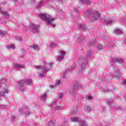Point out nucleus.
Segmentation results:
<instances>
[{
	"label": "nucleus",
	"mask_w": 126,
	"mask_h": 126,
	"mask_svg": "<svg viewBox=\"0 0 126 126\" xmlns=\"http://www.w3.org/2000/svg\"><path fill=\"white\" fill-rule=\"evenodd\" d=\"M86 55L87 57L80 56L78 58V64L81 66L79 72H82V71L85 69V67H86V65H87V63H88V58H90V57L92 56V51L91 49L87 51Z\"/></svg>",
	"instance_id": "nucleus-1"
},
{
	"label": "nucleus",
	"mask_w": 126,
	"mask_h": 126,
	"mask_svg": "<svg viewBox=\"0 0 126 126\" xmlns=\"http://www.w3.org/2000/svg\"><path fill=\"white\" fill-rule=\"evenodd\" d=\"M39 17L41 20L44 21V22H46L47 24L49 25H51V26H53V28H55L56 25L53 23V21L55 20V18H53L51 15H49L47 13H41L39 15Z\"/></svg>",
	"instance_id": "nucleus-2"
},
{
	"label": "nucleus",
	"mask_w": 126,
	"mask_h": 126,
	"mask_svg": "<svg viewBox=\"0 0 126 126\" xmlns=\"http://www.w3.org/2000/svg\"><path fill=\"white\" fill-rule=\"evenodd\" d=\"M85 14L87 17L92 18L93 20H97V19L100 18V13H99L98 11H94L89 9L85 12Z\"/></svg>",
	"instance_id": "nucleus-3"
},
{
	"label": "nucleus",
	"mask_w": 126,
	"mask_h": 126,
	"mask_svg": "<svg viewBox=\"0 0 126 126\" xmlns=\"http://www.w3.org/2000/svg\"><path fill=\"white\" fill-rule=\"evenodd\" d=\"M32 82L33 81L31 79H27L25 81L24 80L19 81L17 83V87L18 89H22L25 84L30 85V84H32Z\"/></svg>",
	"instance_id": "nucleus-4"
},
{
	"label": "nucleus",
	"mask_w": 126,
	"mask_h": 126,
	"mask_svg": "<svg viewBox=\"0 0 126 126\" xmlns=\"http://www.w3.org/2000/svg\"><path fill=\"white\" fill-rule=\"evenodd\" d=\"M107 77H110V79L115 78V79H119L121 78V72L120 70L117 68L114 69V73L113 74V76H112L111 74H106Z\"/></svg>",
	"instance_id": "nucleus-5"
},
{
	"label": "nucleus",
	"mask_w": 126,
	"mask_h": 126,
	"mask_svg": "<svg viewBox=\"0 0 126 126\" xmlns=\"http://www.w3.org/2000/svg\"><path fill=\"white\" fill-rule=\"evenodd\" d=\"M70 120L71 122H73L74 123H78V122H80V126H87V124H86L85 121L81 120V119L78 117L70 118Z\"/></svg>",
	"instance_id": "nucleus-6"
},
{
	"label": "nucleus",
	"mask_w": 126,
	"mask_h": 126,
	"mask_svg": "<svg viewBox=\"0 0 126 126\" xmlns=\"http://www.w3.org/2000/svg\"><path fill=\"white\" fill-rule=\"evenodd\" d=\"M19 112H20V113H23L25 117H28V116H29V115L31 114L30 111H29V109H28V107H27V106H25L23 108H19Z\"/></svg>",
	"instance_id": "nucleus-7"
},
{
	"label": "nucleus",
	"mask_w": 126,
	"mask_h": 126,
	"mask_svg": "<svg viewBox=\"0 0 126 126\" xmlns=\"http://www.w3.org/2000/svg\"><path fill=\"white\" fill-rule=\"evenodd\" d=\"M30 27L32 30V32L34 34H37L39 32V26L32 24L30 25Z\"/></svg>",
	"instance_id": "nucleus-8"
},
{
	"label": "nucleus",
	"mask_w": 126,
	"mask_h": 126,
	"mask_svg": "<svg viewBox=\"0 0 126 126\" xmlns=\"http://www.w3.org/2000/svg\"><path fill=\"white\" fill-rule=\"evenodd\" d=\"M75 63H73L72 65L68 67V70H66L63 74V78H65V74L68 72V71H72V70H74L76 66Z\"/></svg>",
	"instance_id": "nucleus-9"
},
{
	"label": "nucleus",
	"mask_w": 126,
	"mask_h": 126,
	"mask_svg": "<svg viewBox=\"0 0 126 126\" xmlns=\"http://www.w3.org/2000/svg\"><path fill=\"white\" fill-rule=\"evenodd\" d=\"M116 62L118 63H120V64H122V63H124V60H123V59H122L121 58H118L117 57H114L112 59V65H114V64H115V63H116Z\"/></svg>",
	"instance_id": "nucleus-10"
},
{
	"label": "nucleus",
	"mask_w": 126,
	"mask_h": 126,
	"mask_svg": "<svg viewBox=\"0 0 126 126\" xmlns=\"http://www.w3.org/2000/svg\"><path fill=\"white\" fill-rule=\"evenodd\" d=\"M78 90V86L77 85L74 86L69 91L71 95H74L77 93Z\"/></svg>",
	"instance_id": "nucleus-11"
},
{
	"label": "nucleus",
	"mask_w": 126,
	"mask_h": 126,
	"mask_svg": "<svg viewBox=\"0 0 126 126\" xmlns=\"http://www.w3.org/2000/svg\"><path fill=\"white\" fill-rule=\"evenodd\" d=\"M64 56H65V52L61 51L60 53V55L56 58L57 61H63Z\"/></svg>",
	"instance_id": "nucleus-12"
},
{
	"label": "nucleus",
	"mask_w": 126,
	"mask_h": 126,
	"mask_svg": "<svg viewBox=\"0 0 126 126\" xmlns=\"http://www.w3.org/2000/svg\"><path fill=\"white\" fill-rule=\"evenodd\" d=\"M52 66H53V63H49V65L44 66V68H42V72H47L52 68Z\"/></svg>",
	"instance_id": "nucleus-13"
},
{
	"label": "nucleus",
	"mask_w": 126,
	"mask_h": 126,
	"mask_svg": "<svg viewBox=\"0 0 126 126\" xmlns=\"http://www.w3.org/2000/svg\"><path fill=\"white\" fill-rule=\"evenodd\" d=\"M57 100H55L52 103L49 105L50 108H51V109L52 108H55V110H61V108H60V107L56 106V104H57Z\"/></svg>",
	"instance_id": "nucleus-14"
},
{
	"label": "nucleus",
	"mask_w": 126,
	"mask_h": 126,
	"mask_svg": "<svg viewBox=\"0 0 126 126\" xmlns=\"http://www.w3.org/2000/svg\"><path fill=\"white\" fill-rule=\"evenodd\" d=\"M114 20L111 19L110 18H106L105 19L102 20V22H104L106 23V24H111V23H113L114 22Z\"/></svg>",
	"instance_id": "nucleus-15"
},
{
	"label": "nucleus",
	"mask_w": 126,
	"mask_h": 126,
	"mask_svg": "<svg viewBox=\"0 0 126 126\" xmlns=\"http://www.w3.org/2000/svg\"><path fill=\"white\" fill-rule=\"evenodd\" d=\"M115 88H112V89H110V90L105 88L104 89L103 88V92H104V93H109V92H113V91H115Z\"/></svg>",
	"instance_id": "nucleus-16"
},
{
	"label": "nucleus",
	"mask_w": 126,
	"mask_h": 126,
	"mask_svg": "<svg viewBox=\"0 0 126 126\" xmlns=\"http://www.w3.org/2000/svg\"><path fill=\"white\" fill-rule=\"evenodd\" d=\"M8 92H9V91L7 89L4 90L3 92H0V97H5V94H8Z\"/></svg>",
	"instance_id": "nucleus-17"
},
{
	"label": "nucleus",
	"mask_w": 126,
	"mask_h": 126,
	"mask_svg": "<svg viewBox=\"0 0 126 126\" xmlns=\"http://www.w3.org/2000/svg\"><path fill=\"white\" fill-rule=\"evenodd\" d=\"M113 33L116 35H118V34H123V31H122V30L119 28H116L114 29Z\"/></svg>",
	"instance_id": "nucleus-18"
},
{
	"label": "nucleus",
	"mask_w": 126,
	"mask_h": 126,
	"mask_svg": "<svg viewBox=\"0 0 126 126\" xmlns=\"http://www.w3.org/2000/svg\"><path fill=\"white\" fill-rule=\"evenodd\" d=\"M31 48L33 49L34 51H39L40 50V47L37 45H32L31 46Z\"/></svg>",
	"instance_id": "nucleus-19"
},
{
	"label": "nucleus",
	"mask_w": 126,
	"mask_h": 126,
	"mask_svg": "<svg viewBox=\"0 0 126 126\" xmlns=\"http://www.w3.org/2000/svg\"><path fill=\"white\" fill-rule=\"evenodd\" d=\"M0 13L2 14V15H4V16H8V13L2 10V8H0Z\"/></svg>",
	"instance_id": "nucleus-20"
},
{
	"label": "nucleus",
	"mask_w": 126,
	"mask_h": 126,
	"mask_svg": "<svg viewBox=\"0 0 126 126\" xmlns=\"http://www.w3.org/2000/svg\"><path fill=\"white\" fill-rule=\"evenodd\" d=\"M14 68H24V65L21 64H16Z\"/></svg>",
	"instance_id": "nucleus-21"
},
{
	"label": "nucleus",
	"mask_w": 126,
	"mask_h": 126,
	"mask_svg": "<svg viewBox=\"0 0 126 126\" xmlns=\"http://www.w3.org/2000/svg\"><path fill=\"white\" fill-rule=\"evenodd\" d=\"M80 3H86L87 4H90L91 2L88 0H79Z\"/></svg>",
	"instance_id": "nucleus-22"
},
{
	"label": "nucleus",
	"mask_w": 126,
	"mask_h": 126,
	"mask_svg": "<svg viewBox=\"0 0 126 126\" xmlns=\"http://www.w3.org/2000/svg\"><path fill=\"white\" fill-rule=\"evenodd\" d=\"M6 49H11V50H14V49H15V46H14V44H10L6 47Z\"/></svg>",
	"instance_id": "nucleus-23"
},
{
	"label": "nucleus",
	"mask_w": 126,
	"mask_h": 126,
	"mask_svg": "<svg viewBox=\"0 0 126 126\" xmlns=\"http://www.w3.org/2000/svg\"><path fill=\"white\" fill-rule=\"evenodd\" d=\"M85 110L86 112H90L92 110V108L90 106H87L85 108Z\"/></svg>",
	"instance_id": "nucleus-24"
},
{
	"label": "nucleus",
	"mask_w": 126,
	"mask_h": 126,
	"mask_svg": "<svg viewBox=\"0 0 126 126\" xmlns=\"http://www.w3.org/2000/svg\"><path fill=\"white\" fill-rule=\"evenodd\" d=\"M95 44H96V41H95V40H93L90 41L89 45H90V46H94V45H95Z\"/></svg>",
	"instance_id": "nucleus-25"
},
{
	"label": "nucleus",
	"mask_w": 126,
	"mask_h": 126,
	"mask_svg": "<svg viewBox=\"0 0 126 126\" xmlns=\"http://www.w3.org/2000/svg\"><path fill=\"white\" fill-rule=\"evenodd\" d=\"M46 98H47V94H44L41 97L40 100L44 101Z\"/></svg>",
	"instance_id": "nucleus-26"
},
{
	"label": "nucleus",
	"mask_w": 126,
	"mask_h": 126,
	"mask_svg": "<svg viewBox=\"0 0 126 126\" xmlns=\"http://www.w3.org/2000/svg\"><path fill=\"white\" fill-rule=\"evenodd\" d=\"M49 126H55V122L53 120H51L48 123Z\"/></svg>",
	"instance_id": "nucleus-27"
},
{
	"label": "nucleus",
	"mask_w": 126,
	"mask_h": 126,
	"mask_svg": "<svg viewBox=\"0 0 126 126\" xmlns=\"http://www.w3.org/2000/svg\"><path fill=\"white\" fill-rule=\"evenodd\" d=\"M113 102H114V100L108 99L107 100L106 103L108 105H111V104H113Z\"/></svg>",
	"instance_id": "nucleus-28"
},
{
	"label": "nucleus",
	"mask_w": 126,
	"mask_h": 126,
	"mask_svg": "<svg viewBox=\"0 0 126 126\" xmlns=\"http://www.w3.org/2000/svg\"><path fill=\"white\" fill-rule=\"evenodd\" d=\"M61 83H62V80H57L56 81L55 84L56 85H61Z\"/></svg>",
	"instance_id": "nucleus-29"
},
{
	"label": "nucleus",
	"mask_w": 126,
	"mask_h": 126,
	"mask_svg": "<svg viewBox=\"0 0 126 126\" xmlns=\"http://www.w3.org/2000/svg\"><path fill=\"white\" fill-rule=\"evenodd\" d=\"M101 81H105V82H108V79H106V77L103 76L101 77Z\"/></svg>",
	"instance_id": "nucleus-30"
},
{
	"label": "nucleus",
	"mask_w": 126,
	"mask_h": 126,
	"mask_svg": "<svg viewBox=\"0 0 126 126\" xmlns=\"http://www.w3.org/2000/svg\"><path fill=\"white\" fill-rule=\"evenodd\" d=\"M63 93H61L59 94V96L58 97L59 99H63Z\"/></svg>",
	"instance_id": "nucleus-31"
},
{
	"label": "nucleus",
	"mask_w": 126,
	"mask_h": 126,
	"mask_svg": "<svg viewBox=\"0 0 126 126\" xmlns=\"http://www.w3.org/2000/svg\"><path fill=\"white\" fill-rule=\"evenodd\" d=\"M35 68L37 69L38 68L39 69H41L42 72H43V71L42 70V68H44V66L43 67H41V66L37 65L35 66Z\"/></svg>",
	"instance_id": "nucleus-32"
},
{
	"label": "nucleus",
	"mask_w": 126,
	"mask_h": 126,
	"mask_svg": "<svg viewBox=\"0 0 126 126\" xmlns=\"http://www.w3.org/2000/svg\"><path fill=\"white\" fill-rule=\"evenodd\" d=\"M80 29L85 30V26L84 24H82L80 26Z\"/></svg>",
	"instance_id": "nucleus-33"
},
{
	"label": "nucleus",
	"mask_w": 126,
	"mask_h": 126,
	"mask_svg": "<svg viewBox=\"0 0 126 126\" xmlns=\"http://www.w3.org/2000/svg\"><path fill=\"white\" fill-rule=\"evenodd\" d=\"M77 113V108H75L72 112V115H75Z\"/></svg>",
	"instance_id": "nucleus-34"
},
{
	"label": "nucleus",
	"mask_w": 126,
	"mask_h": 126,
	"mask_svg": "<svg viewBox=\"0 0 126 126\" xmlns=\"http://www.w3.org/2000/svg\"><path fill=\"white\" fill-rule=\"evenodd\" d=\"M16 119V117H15V116H11V122H14V121H15Z\"/></svg>",
	"instance_id": "nucleus-35"
},
{
	"label": "nucleus",
	"mask_w": 126,
	"mask_h": 126,
	"mask_svg": "<svg viewBox=\"0 0 126 126\" xmlns=\"http://www.w3.org/2000/svg\"><path fill=\"white\" fill-rule=\"evenodd\" d=\"M38 76L39 77H44V76H45V74L44 73H39Z\"/></svg>",
	"instance_id": "nucleus-36"
},
{
	"label": "nucleus",
	"mask_w": 126,
	"mask_h": 126,
	"mask_svg": "<svg viewBox=\"0 0 126 126\" xmlns=\"http://www.w3.org/2000/svg\"><path fill=\"white\" fill-rule=\"evenodd\" d=\"M50 46H51L52 48H56V47H57L58 45H56L55 44V43H50Z\"/></svg>",
	"instance_id": "nucleus-37"
},
{
	"label": "nucleus",
	"mask_w": 126,
	"mask_h": 126,
	"mask_svg": "<svg viewBox=\"0 0 126 126\" xmlns=\"http://www.w3.org/2000/svg\"><path fill=\"white\" fill-rule=\"evenodd\" d=\"M97 49H100V50H102V49H103V46L101 45H98L97 46Z\"/></svg>",
	"instance_id": "nucleus-38"
},
{
	"label": "nucleus",
	"mask_w": 126,
	"mask_h": 126,
	"mask_svg": "<svg viewBox=\"0 0 126 126\" xmlns=\"http://www.w3.org/2000/svg\"><path fill=\"white\" fill-rule=\"evenodd\" d=\"M0 35H1V36H4V32L0 30Z\"/></svg>",
	"instance_id": "nucleus-39"
},
{
	"label": "nucleus",
	"mask_w": 126,
	"mask_h": 126,
	"mask_svg": "<svg viewBox=\"0 0 126 126\" xmlns=\"http://www.w3.org/2000/svg\"><path fill=\"white\" fill-rule=\"evenodd\" d=\"M57 2H59V3H63V0H55Z\"/></svg>",
	"instance_id": "nucleus-40"
},
{
	"label": "nucleus",
	"mask_w": 126,
	"mask_h": 126,
	"mask_svg": "<svg viewBox=\"0 0 126 126\" xmlns=\"http://www.w3.org/2000/svg\"><path fill=\"white\" fill-rule=\"evenodd\" d=\"M42 5H43L42 1H41L38 4V6H39V7L42 6Z\"/></svg>",
	"instance_id": "nucleus-41"
},
{
	"label": "nucleus",
	"mask_w": 126,
	"mask_h": 126,
	"mask_svg": "<svg viewBox=\"0 0 126 126\" xmlns=\"http://www.w3.org/2000/svg\"><path fill=\"white\" fill-rule=\"evenodd\" d=\"M21 51H22V54H25V53L26 52V51H25V49L22 48L21 49Z\"/></svg>",
	"instance_id": "nucleus-42"
},
{
	"label": "nucleus",
	"mask_w": 126,
	"mask_h": 126,
	"mask_svg": "<svg viewBox=\"0 0 126 126\" xmlns=\"http://www.w3.org/2000/svg\"><path fill=\"white\" fill-rule=\"evenodd\" d=\"M16 40H17L18 41H21V38L20 37H16L15 38Z\"/></svg>",
	"instance_id": "nucleus-43"
},
{
	"label": "nucleus",
	"mask_w": 126,
	"mask_h": 126,
	"mask_svg": "<svg viewBox=\"0 0 126 126\" xmlns=\"http://www.w3.org/2000/svg\"><path fill=\"white\" fill-rule=\"evenodd\" d=\"M88 99H89V100H91V99H93V97H92V96H91V95H89V96H88Z\"/></svg>",
	"instance_id": "nucleus-44"
},
{
	"label": "nucleus",
	"mask_w": 126,
	"mask_h": 126,
	"mask_svg": "<svg viewBox=\"0 0 126 126\" xmlns=\"http://www.w3.org/2000/svg\"><path fill=\"white\" fill-rule=\"evenodd\" d=\"M116 110H118V111H122V108L121 107H116Z\"/></svg>",
	"instance_id": "nucleus-45"
},
{
	"label": "nucleus",
	"mask_w": 126,
	"mask_h": 126,
	"mask_svg": "<svg viewBox=\"0 0 126 126\" xmlns=\"http://www.w3.org/2000/svg\"><path fill=\"white\" fill-rule=\"evenodd\" d=\"M56 87V85H50V88H55Z\"/></svg>",
	"instance_id": "nucleus-46"
},
{
	"label": "nucleus",
	"mask_w": 126,
	"mask_h": 126,
	"mask_svg": "<svg viewBox=\"0 0 126 126\" xmlns=\"http://www.w3.org/2000/svg\"><path fill=\"white\" fill-rule=\"evenodd\" d=\"M2 82H5V79L2 78L1 79Z\"/></svg>",
	"instance_id": "nucleus-47"
},
{
	"label": "nucleus",
	"mask_w": 126,
	"mask_h": 126,
	"mask_svg": "<svg viewBox=\"0 0 126 126\" xmlns=\"http://www.w3.org/2000/svg\"><path fill=\"white\" fill-rule=\"evenodd\" d=\"M32 3H34V2H35V0H30Z\"/></svg>",
	"instance_id": "nucleus-48"
},
{
	"label": "nucleus",
	"mask_w": 126,
	"mask_h": 126,
	"mask_svg": "<svg viewBox=\"0 0 126 126\" xmlns=\"http://www.w3.org/2000/svg\"><path fill=\"white\" fill-rule=\"evenodd\" d=\"M13 1H14V2H18V0H12Z\"/></svg>",
	"instance_id": "nucleus-49"
},
{
	"label": "nucleus",
	"mask_w": 126,
	"mask_h": 126,
	"mask_svg": "<svg viewBox=\"0 0 126 126\" xmlns=\"http://www.w3.org/2000/svg\"><path fill=\"white\" fill-rule=\"evenodd\" d=\"M124 83L125 84H126V80H124Z\"/></svg>",
	"instance_id": "nucleus-50"
},
{
	"label": "nucleus",
	"mask_w": 126,
	"mask_h": 126,
	"mask_svg": "<svg viewBox=\"0 0 126 126\" xmlns=\"http://www.w3.org/2000/svg\"><path fill=\"white\" fill-rule=\"evenodd\" d=\"M104 110H105L104 108H102V111H104Z\"/></svg>",
	"instance_id": "nucleus-51"
},
{
	"label": "nucleus",
	"mask_w": 126,
	"mask_h": 126,
	"mask_svg": "<svg viewBox=\"0 0 126 126\" xmlns=\"http://www.w3.org/2000/svg\"><path fill=\"white\" fill-rule=\"evenodd\" d=\"M62 12H63V11H61V12H60L59 13H62Z\"/></svg>",
	"instance_id": "nucleus-52"
},
{
	"label": "nucleus",
	"mask_w": 126,
	"mask_h": 126,
	"mask_svg": "<svg viewBox=\"0 0 126 126\" xmlns=\"http://www.w3.org/2000/svg\"><path fill=\"white\" fill-rule=\"evenodd\" d=\"M77 11V9H76V12Z\"/></svg>",
	"instance_id": "nucleus-53"
},
{
	"label": "nucleus",
	"mask_w": 126,
	"mask_h": 126,
	"mask_svg": "<svg viewBox=\"0 0 126 126\" xmlns=\"http://www.w3.org/2000/svg\"><path fill=\"white\" fill-rule=\"evenodd\" d=\"M43 63H46V62Z\"/></svg>",
	"instance_id": "nucleus-54"
},
{
	"label": "nucleus",
	"mask_w": 126,
	"mask_h": 126,
	"mask_svg": "<svg viewBox=\"0 0 126 126\" xmlns=\"http://www.w3.org/2000/svg\"><path fill=\"white\" fill-rule=\"evenodd\" d=\"M0 84H1V83H0Z\"/></svg>",
	"instance_id": "nucleus-55"
}]
</instances>
